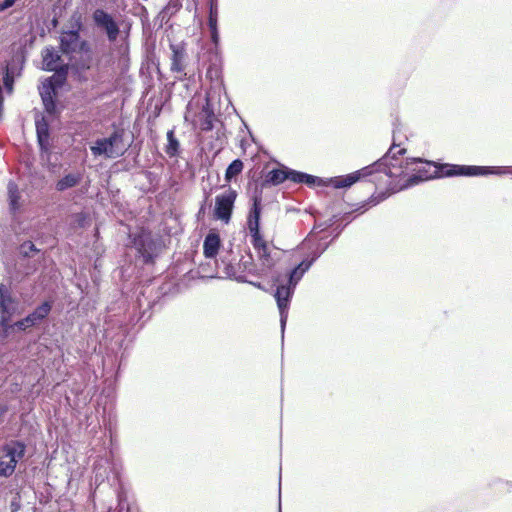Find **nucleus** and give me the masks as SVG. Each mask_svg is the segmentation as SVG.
<instances>
[{"label":"nucleus","mask_w":512,"mask_h":512,"mask_svg":"<svg viewBox=\"0 0 512 512\" xmlns=\"http://www.w3.org/2000/svg\"><path fill=\"white\" fill-rule=\"evenodd\" d=\"M387 152H391L387 157L384 167V173L390 177H404V182L400 189L405 190L414 187L428 180L436 179L435 161L426 160L422 157L401 158L407 152L406 148L396 143L395 130L393 131V140Z\"/></svg>","instance_id":"f257e3e1"},{"label":"nucleus","mask_w":512,"mask_h":512,"mask_svg":"<svg viewBox=\"0 0 512 512\" xmlns=\"http://www.w3.org/2000/svg\"><path fill=\"white\" fill-rule=\"evenodd\" d=\"M58 42L60 53L70 61L69 69L72 75L81 78L83 73L92 67L93 52L91 44L76 31L65 30L64 28L60 31Z\"/></svg>","instance_id":"f03ea898"},{"label":"nucleus","mask_w":512,"mask_h":512,"mask_svg":"<svg viewBox=\"0 0 512 512\" xmlns=\"http://www.w3.org/2000/svg\"><path fill=\"white\" fill-rule=\"evenodd\" d=\"M248 228L250 242L262 266L259 275H264L280 260L282 252L274 245V234L267 229V226H248Z\"/></svg>","instance_id":"7ed1b4c3"},{"label":"nucleus","mask_w":512,"mask_h":512,"mask_svg":"<svg viewBox=\"0 0 512 512\" xmlns=\"http://www.w3.org/2000/svg\"><path fill=\"white\" fill-rule=\"evenodd\" d=\"M131 245L143 258L144 263H152L166 247L168 236L153 235L149 226H128Z\"/></svg>","instance_id":"20e7f679"},{"label":"nucleus","mask_w":512,"mask_h":512,"mask_svg":"<svg viewBox=\"0 0 512 512\" xmlns=\"http://www.w3.org/2000/svg\"><path fill=\"white\" fill-rule=\"evenodd\" d=\"M436 179L452 177H487L490 175L502 176L512 174V166H478L436 162Z\"/></svg>","instance_id":"39448f33"},{"label":"nucleus","mask_w":512,"mask_h":512,"mask_svg":"<svg viewBox=\"0 0 512 512\" xmlns=\"http://www.w3.org/2000/svg\"><path fill=\"white\" fill-rule=\"evenodd\" d=\"M391 152H386L381 158L374 161L359 170L351 172L346 175L334 176L327 178V186L334 189H349L355 183L377 173L384 172V167L387 162V157H390Z\"/></svg>","instance_id":"423d86ee"},{"label":"nucleus","mask_w":512,"mask_h":512,"mask_svg":"<svg viewBox=\"0 0 512 512\" xmlns=\"http://www.w3.org/2000/svg\"><path fill=\"white\" fill-rule=\"evenodd\" d=\"M294 169L277 162V166L269 171L262 170L259 177L253 176L248 185L264 192L265 189L283 184L285 181L293 182Z\"/></svg>","instance_id":"0eeeda50"},{"label":"nucleus","mask_w":512,"mask_h":512,"mask_svg":"<svg viewBox=\"0 0 512 512\" xmlns=\"http://www.w3.org/2000/svg\"><path fill=\"white\" fill-rule=\"evenodd\" d=\"M26 445L19 440H11L0 447V476L8 478L16 469L17 463L25 456Z\"/></svg>","instance_id":"6e6552de"},{"label":"nucleus","mask_w":512,"mask_h":512,"mask_svg":"<svg viewBox=\"0 0 512 512\" xmlns=\"http://www.w3.org/2000/svg\"><path fill=\"white\" fill-rule=\"evenodd\" d=\"M125 131L123 128L114 126L112 133L103 138H98L90 147L94 156H103L105 158H115L123 154L119 152L118 146L123 142Z\"/></svg>","instance_id":"1a4fd4ad"},{"label":"nucleus","mask_w":512,"mask_h":512,"mask_svg":"<svg viewBox=\"0 0 512 512\" xmlns=\"http://www.w3.org/2000/svg\"><path fill=\"white\" fill-rule=\"evenodd\" d=\"M338 227L313 226L309 235L302 242V248L308 249L309 252H315L322 247H325L326 250L333 239L340 235L341 230Z\"/></svg>","instance_id":"9d476101"},{"label":"nucleus","mask_w":512,"mask_h":512,"mask_svg":"<svg viewBox=\"0 0 512 512\" xmlns=\"http://www.w3.org/2000/svg\"><path fill=\"white\" fill-rule=\"evenodd\" d=\"M26 62V52L24 48L18 49L10 59L5 61L2 67V81L7 93H12L15 80L20 77Z\"/></svg>","instance_id":"9b49d317"},{"label":"nucleus","mask_w":512,"mask_h":512,"mask_svg":"<svg viewBox=\"0 0 512 512\" xmlns=\"http://www.w3.org/2000/svg\"><path fill=\"white\" fill-rule=\"evenodd\" d=\"M208 67L206 71V77L211 82V88L213 90L221 91L227 95L223 80V58L220 48H209L208 50Z\"/></svg>","instance_id":"f8f14e48"},{"label":"nucleus","mask_w":512,"mask_h":512,"mask_svg":"<svg viewBox=\"0 0 512 512\" xmlns=\"http://www.w3.org/2000/svg\"><path fill=\"white\" fill-rule=\"evenodd\" d=\"M91 19L94 27L102 30L110 43L117 40L121 32L120 24L111 13L103 8H96L92 12Z\"/></svg>","instance_id":"ddd939ff"},{"label":"nucleus","mask_w":512,"mask_h":512,"mask_svg":"<svg viewBox=\"0 0 512 512\" xmlns=\"http://www.w3.org/2000/svg\"><path fill=\"white\" fill-rule=\"evenodd\" d=\"M388 197L389 192L386 190L379 192L377 195L373 194L367 200L351 205L349 210L342 211L339 218L334 215L333 217L335 218V222L340 221L345 222V224H350V222L354 221L359 215L365 213L373 206H376L380 202L386 200Z\"/></svg>","instance_id":"4468645a"},{"label":"nucleus","mask_w":512,"mask_h":512,"mask_svg":"<svg viewBox=\"0 0 512 512\" xmlns=\"http://www.w3.org/2000/svg\"><path fill=\"white\" fill-rule=\"evenodd\" d=\"M236 197L237 192L231 188L226 192L217 195L212 213L213 220L222 221L224 224H228L231 220Z\"/></svg>","instance_id":"2eb2a0df"},{"label":"nucleus","mask_w":512,"mask_h":512,"mask_svg":"<svg viewBox=\"0 0 512 512\" xmlns=\"http://www.w3.org/2000/svg\"><path fill=\"white\" fill-rule=\"evenodd\" d=\"M20 312V302L13 297L10 289L0 284V325L5 329L9 326V322L13 315Z\"/></svg>","instance_id":"dca6fc26"},{"label":"nucleus","mask_w":512,"mask_h":512,"mask_svg":"<svg viewBox=\"0 0 512 512\" xmlns=\"http://www.w3.org/2000/svg\"><path fill=\"white\" fill-rule=\"evenodd\" d=\"M295 287H292L291 284L285 283V284H279L277 285L274 297L277 302V306L279 309L280 314V325H281V331L284 333V329L287 323L288 319V309L290 306V301L292 299V296L294 294Z\"/></svg>","instance_id":"f3484780"},{"label":"nucleus","mask_w":512,"mask_h":512,"mask_svg":"<svg viewBox=\"0 0 512 512\" xmlns=\"http://www.w3.org/2000/svg\"><path fill=\"white\" fill-rule=\"evenodd\" d=\"M60 51H57L53 46H45L41 52L42 56V70L46 72H62L68 71L69 64H64Z\"/></svg>","instance_id":"a211bd4d"},{"label":"nucleus","mask_w":512,"mask_h":512,"mask_svg":"<svg viewBox=\"0 0 512 512\" xmlns=\"http://www.w3.org/2000/svg\"><path fill=\"white\" fill-rule=\"evenodd\" d=\"M324 251L325 247H322L315 252H309L307 256L290 271L287 283L296 288L304 274L310 269L313 263L323 254Z\"/></svg>","instance_id":"6ab92c4d"},{"label":"nucleus","mask_w":512,"mask_h":512,"mask_svg":"<svg viewBox=\"0 0 512 512\" xmlns=\"http://www.w3.org/2000/svg\"><path fill=\"white\" fill-rule=\"evenodd\" d=\"M200 130L202 132H211L216 128V123H219V118L215 115L214 105L210 98L207 96L205 103L197 115Z\"/></svg>","instance_id":"aec40b11"},{"label":"nucleus","mask_w":512,"mask_h":512,"mask_svg":"<svg viewBox=\"0 0 512 512\" xmlns=\"http://www.w3.org/2000/svg\"><path fill=\"white\" fill-rule=\"evenodd\" d=\"M36 138L37 144L40 151V154H51V128L49 122L42 117L41 119H36Z\"/></svg>","instance_id":"412c9836"},{"label":"nucleus","mask_w":512,"mask_h":512,"mask_svg":"<svg viewBox=\"0 0 512 512\" xmlns=\"http://www.w3.org/2000/svg\"><path fill=\"white\" fill-rule=\"evenodd\" d=\"M247 193L250 196V208L246 224H260L262 215L263 193L257 188L247 186Z\"/></svg>","instance_id":"4be33fe9"},{"label":"nucleus","mask_w":512,"mask_h":512,"mask_svg":"<svg viewBox=\"0 0 512 512\" xmlns=\"http://www.w3.org/2000/svg\"><path fill=\"white\" fill-rule=\"evenodd\" d=\"M67 71L55 72V74L46 77L39 87V94L57 95L58 91L66 82Z\"/></svg>","instance_id":"5701e85b"},{"label":"nucleus","mask_w":512,"mask_h":512,"mask_svg":"<svg viewBox=\"0 0 512 512\" xmlns=\"http://www.w3.org/2000/svg\"><path fill=\"white\" fill-rule=\"evenodd\" d=\"M292 175L293 183L295 184H304L309 188L327 186V178H322L295 169Z\"/></svg>","instance_id":"b1692460"},{"label":"nucleus","mask_w":512,"mask_h":512,"mask_svg":"<svg viewBox=\"0 0 512 512\" xmlns=\"http://www.w3.org/2000/svg\"><path fill=\"white\" fill-rule=\"evenodd\" d=\"M221 240L218 233L211 231L204 239L203 252L206 258H214L220 248Z\"/></svg>","instance_id":"393cba45"},{"label":"nucleus","mask_w":512,"mask_h":512,"mask_svg":"<svg viewBox=\"0 0 512 512\" xmlns=\"http://www.w3.org/2000/svg\"><path fill=\"white\" fill-rule=\"evenodd\" d=\"M83 179L82 173H68L57 180L55 183V189L58 192H64L68 189L78 186Z\"/></svg>","instance_id":"a878e982"},{"label":"nucleus","mask_w":512,"mask_h":512,"mask_svg":"<svg viewBox=\"0 0 512 512\" xmlns=\"http://www.w3.org/2000/svg\"><path fill=\"white\" fill-rule=\"evenodd\" d=\"M39 95L41 97L45 112L53 118L60 116V114L62 112V106L60 104L58 96L57 95H43V94H39Z\"/></svg>","instance_id":"bb28decb"},{"label":"nucleus","mask_w":512,"mask_h":512,"mask_svg":"<svg viewBox=\"0 0 512 512\" xmlns=\"http://www.w3.org/2000/svg\"><path fill=\"white\" fill-rule=\"evenodd\" d=\"M7 190H8L9 209L12 213H16L21 208V203H20L21 195L19 192V188L14 181H9V183L7 185Z\"/></svg>","instance_id":"cd10ccee"},{"label":"nucleus","mask_w":512,"mask_h":512,"mask_svg":"<svg viewBox=\"0 0 512 512\" xmlns=\"http://www.w3.org/2000/svg\"><path fill=\"white\" fill-rule=\"evenodd\" d=\"M207 25L209 30L210 48H220V33L218 28V17H208Z\"/></svg>","instance_id":"c85d7f7f"},{"label":"nucleus","mask_w":512,"mask_h":512,"mask_svg":"<svg viewBox=\"0 0 512 512\" xmlns=\"http://www.w3.org/2000/svg\"><path fill=\"white\" fill-rule=\"evenodd\" d=\"M171 70L174 72H182L184 69L183 60L185 56L184 49L178 45H171Z\"/></svg>","instance_id":"c756f323"},{"label":"nucleus","mask_w":512,"mask_h":512,"mask_svg":"<svg viewBox=\"0 0 512 512\" xmlns=\"http://www.w3.org/2000/svg\"><path fill=\"white\" fill-rule=\"evenodd\" d=\"M244 169V163L240 158L234 159L226 168L225 181L231 182L238 175L242 173Z\"/></svg>","instance_id":"7c9ffc66"},{"label":"nucleus","mask_w":512,"mask_h":512,"mask_svg":"<svg viewBox=\"0 0 512 512\" xmlns=\"http://www.w3.org/2000/svg\"><path fill=\"white\" fill-rule=\"evenodd\" d=\"M167 145L165 148V152L169 157H176L180 152V142L176 138L173 130H169L167 132Z\"/></svg>","instance_id":"2f4dec72"},{"label":"nucleus","mask_w":512,"mask_h":512,"mask_svg":"<svg viewBox=\"0 0 512 512\" xmlns=\"http://www.w3.org/2000/svg\"><path fill=\"white\" fill-rule=\"evenodd\" d=\"M181 7V0H169V2L160 11V15L162 19H170Z\"/></svg>","instance_id":"473e14b6"},{"label":"nucleus","mask_w":512,"mask_h":512,"mask_svg":"<svg viewBox=\"0 0 512 512\" xmlns=\"http://www.w3.org/2000/svg\"><path fill=\"white\" fill-rule=\"evenodd\" d=\"M51 309H52V302L45 301L41 305H39L30 314L32 315V318H34V320L38 324L39 322H41L43 319H45L48 316V314L50 313Z\"/></svg>","instance_id":"72a5a7b5"},{"label":"nucleus","mask_w":512,"mask_h":512,"mask_svg":"<svg viewBox=\"0 0 512 512\" xmlns=\"http://www.w3.org/2000/svg\"><path fill=\"white\" fill-rule=\"evenodd\" d=\"M69 22L71 27L68 30H74L79 34H81L84 31L82 15L78 11L73 12Z\"/></svg>","instance_id":"f704fd0d"},{"label":"nucleus","mask_w":512,"mask_h":512,"mask_svg":"<svg viewBox=\"0 0 512 512\" xmlns=\"http://www.w3.org/2000/svg\"><path fill=\"white\" fill-rule=\"evenodd\" d=\"M37 323L36 321L34 320V318H32V315L29 314L27 317H25L24 319L20 320V321H17L15 323V326L19 329V330H25L29 327H32V326H35Z\"/></svg>","instance_id":"c9c22d12"},{"label":"nucleus","mask_w":512,"mask_h":512,"mask_svg":"<svg viewBox=\"0 0 512 512\" xmlns=\"http://www.w3.org/2000/svg\"><path fill=\"white\" fill-rule=\"evenodd\" d=\"M36 251L35 245L31 241L24 242L20 246V253L25 257H30L31 253Z\"/></svg>","instance_id":"e433bc0d"},{"label":"nucleus","mask_w":512,"mask_h":512,"mask_svg":"<svg viewBox=\"0 0 512 512\" xmlns=\"http://www.w3.org/2000/svg\"><path fill=\"white\" fill-rule=\"evenodd\" d=\"M219 123L220 127L216 128V140L220 142V146H222L226 142V127L221 121Z\"/></svg>","instance_id":"4c0bfd02"},{"label":"nucleus","mask_w":512,"mask_h":512,"mask_svg":"<svg viewBox=\"0 0 512 512\" xmlns=\"http://www.w3.org/2000/svg\"><path fill=\"white\" fill-rule=\"evenodd\" d=\"M225 275L228 278L234 277L238 282H243V283L247 282V280L245 279L244 276H236L235 275L234 267L232 265H226V267H225Z\"/></svg>","instance_id":"58836bf2"},{"label":"nucleus","mask_w":512,"mask_h":512,"mask_svg":"<svg viewBox=\"0 0 512 512\" xmlns=\"http://www.w3.org/2000/svg\"><path fill=\"white\" fill-rule=\"evenodd\" d=\"M208 17H218V0L208 1Z\"/></svg>","instance_id":"ea45409f"},{"label":"nucleus","mask_w":512,"mask_h":512,"mask_svg":"<svg viewBox=\"0 0 512 512\" xmlns=\"http://www.w3.org/2000/svg\"><path fill=\"white\" fill-rule=\"evenodd\" d=\"M119 54H120V62L123 64L128 63V61H129V46L128 45L121 46L119 49Z\"/></svg>","instance_id":"a19ab883"},{"label":"nucleus","mask_w":512,"mask_h":512,"mask_svg":"<svg viewBox=\"0 0 512 512\" xmlns=\"http://www.w3.org/2000/svg\"><path fill=\"white\" fill-rule=\"evenodd\" d=\"M118 512H129L128 504L125 502L123 495L118 494Z\"/></svg>","instance_id":"79ce46f5"},{"label":"nucleus","mask_w":512,"mask_h":512,"mask_svg":"<svg viewBox=\"0 0 512 512\" xmlns=\"http://www.w3.org/2000/svg\"><path fill=\"white\" fill-rule=\"evenodd\" d=\"M20 497L15 496L10 502V511L17 512L20 509Z\"/></svg>","instance_id":"37998d69"},{"label":"nucleus","mask_w":512,"mask_h":512,"mask_svg":"<svg viewBox=\"0 0 512 512\" xmlns=\"http://www.w3.org/2000/svg\"><path fill=\"white\" fill-rule=\"evenodd\" d=\"M11 8L7 0H3L0 2V13Z\"/></svg>","instance_id":"c03bdc74"},{"label":"nucleus","mask_w":512,"mask_h":512,"mask_svg":"<svg viewBox=\"0 0 512 512\" xmlns=\"http://www.w3.org/2000/svg\"><path fill=\"white\" fill-rule=\"evenodd\" d=\"M247 283L253 285L254 287L258 288V289H264L262 284L260 282H252V281H247Z\"/></svg>","instance_id":"a18cd8bd"},{"label":"nucleus","mask_w":512,"mask_h":512,"mask_svg":"<svg viewBox=\"0 0 512 512\" xmlns=\"http://www.w3.org/2000/svg\"><path fill=\"white\" fill-rule=\"evenodd\" d=\"M10 7H13L18 0H7Z\"/></svg>","instance_id":"49530a36"},{"label":"nucleus","mask_w":512,"mask_h":512,"mask_svg":"<svg viewBox=\"0 0 512 512\" xmlns=\"http://www.w3.org/2000/svg\"><path fill=\"white\" fill-rule=\"evenodd\" d=\"M57 24H58V20H57V18H56V17H54V18L52 19V25H53V26H56Z\"/></svg>","instance_id":"de8ad7c7"},{"label":"nucleus","mask_w":512,"mask_h":512,"mask_svg":"<svg viewBox=\"0 0 512 512\" xmlns=\"http://www.w3.org/2000/svg\"><path fill=\"white\" fill-rule=\"evenodd\" d=\"M34 41H35V36H32V37L29 39V44H30V46H32V45H33Z\"/></svg>","instance_id":"09e8293b"},{"label":"nucleus","mask_w":512,"mask_h":512,"mask_svg":"<svg viewBox=\"0 0 512 512\" xmlns=\"http://www.w3.org/2000/svg\"><path fill=\"white\" fill-rule=\"evenodd\" d=\"M76 224H78V225L84 224V219L81 217L80 219L77 220Z\"/></svg>","instance_id":"8fccbe9b"},{"label":"nucleus","mask_w":512,"mask_h":512,"mask_svg":"<svg viewBox=\"0 0 512 512\" xmlns=\"http://www.w3.org/2000/svg\"><path fill=\"white\" fill-rule=\"evenodd\" d=\"M5 412V409L3 407L0 406V416H2Z\"/></svg>","instance_id":"3c124183"},{"label":"nucleus","mask_w":512,"mask_h":512,"mask_svg":"<svg viewBox=\"0 0 512 512\" xmlns=\"http://www.w3.org/2000/svg\"><path fill=\"white\" fill-rule=\"evenodd\" d=\"M118 224L123 225L125 223L123 221H119Z\"/></svg>","instance_id":"603ef678"}]
</instances>
